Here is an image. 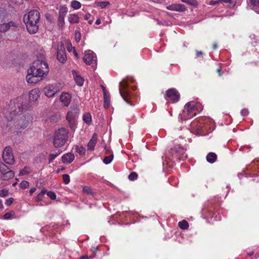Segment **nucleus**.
Listing matches in <instances>:
<instances>
[{
	"instance_id": "obj_56",
	"label": "nucleus",
	"mask_w": 259,
	"mask_h": 259,
	"mask_svg": "<svg viewBox=\"0 0 259 259\" xmlns=\"http://www.w3.org/2000/svg\"><path fill=\"white\" fill-rule=\"evenodd\" d=\"M220 2H223L226 3L232 4V1L231 0H220Z\"/></svg>"
},
{
	"instance_id": "obj_11",
	"label": "nucleus",
	"mask_w": 259,
	"mask_h": 259,
	"mask_svg": "<svg viewBox=\"0 0 259 259\" xmlns=\"http://www.w3.org/2000/svg\"><path fill=\"white\" fill-rule=\"evenodd\" d=\"M17 124L19 126L20 128H25L26 127L29 121L31 120V117L28 115L20 114L18 116Z\"/></svg>"
},
{
	"instance_id": "obj_55",
	"label": "nucleus",
	"mask_w": 259,
	"mask_h": 259,
	"mask_svg": "<svg viewBox=\"0 0 259 259\" xmlns=\"http://www.w3.org/2000/svg\"><path fill=\"white\" fill-rule=\"evenodd\" d=\"M79 259H90V257L88 255H82L80 257Z\"/></svg>"
},
{
	"instance_id": "obj_6",
	"label": "nucleus",
	"mask_w": 259,
	"mask_h": 259,
	"mask_svg": "<svg viewBox=\"0 0 259 259\" xmlns=\"http://www.w3.org/2000/svg\"><path fill=\"white\" fill-rule=\"evenodd\" d=\"M57 59L60 63L63 64L67 60L65 47L62 41L58 42L57 44Z\"/></svg>"
},
{
	"instance_id": "obj_27",
	"label": "nucleus",
	"mask_w": 259,
	"mask_h": 259,
	"mask_svg": "<svg viewBox=\"0 0 259 259\" xmlns=\"http://www.w3.org/2000/svg\"><path fill=\"white\" fill-rule=\"evenodd\" d=\"M61 151L59 150L55 151L53 153H51L49 156V163H52L56 157H57L60 153Z\"/></svg>"
},
{
	"instance_id": "obj_14",
	"label": "nucleus",
	"mask_w": 259,
	"mask_h": 259,
	"mask_svg": "<svg viewBox=\"0 0 259 259\" xmlns=\"http://www.w3.org/2000/svg\"><path fill=\"white\" fill-rule=\"evenodd\" d=\"M94 58L95 56L93 52L89 51L88 52H85L83 57V60L87 65H91L93 63Z\"/></svg>"
},
{
	"instance_id": "obj_42",
	"label": "nucleus",
	"mask_w": 259,
	"mask_h": 259,
	"mask_svg": "<svg viewBox=\"0 0 259 259\" xmlns=\"http://www.w3.org/2000/svg\"><path fill=\"white\" fill-rule=\"evenodd\" d=\"M83 192L85 193H87L88 194H92V190L91 188L88 186H85L83 188L82 190Z\"/></svg>"
},
{
	"instance_id": "obj_4",
	"label": "nucleus",
	"mask_w": 259,
	"mask_h": 259,
	"mask_svg": "<svg viewBox=\"0 0 259 259\" xmlns=\"http://www.w3.org/2000/svg\"><path fill=\"white\" fill-rule=\"evenodd\" d=\"M68 138V131L65 128H59L54 134L53 144L55 148L62 147Z\"/></svg>"
},
{
	"instance_id": "obj_64",
	"label": "nucleus",
	"mask_w": 259,
	"mask_h": 259,
	"mask_svg": "<svg viewBox=\"0 0 259 259\" xmlns=\"http://www.w3.org/2000/svg\"><path fill=\"white\" fill-rule=\"evenodd\" d=\"M108 151H109V150L106 149V154H107L108 153Z\"/></svg>"
},
{
	"instance_id": "obj_8",
	"label": "nucleus",
	"mask_w": 259,
	"mask_h": 259,
	"mask_svg": "<svg viewBox=\"0 0 259 259\" xmlns=\"http://www.w3.org/2000/svg\"><path fill=\"white\" fill-rule=\"evenodd\" d=\"M79 114V109L76 106H73L72 111L68 112L66 115V120L70 124V127L71 129L74 128L75 125V119Z\"/></svg>"
},
{
	"instance_id": "obj_21",
	"label": "nucleus",
	"mask_w": 259,
	"mask_h": 259,
	"mask_svg": "<svg viewBox=\"0 0 259 259\" xmlns=\"http://www.w3.org/2000/svg\"><path fill=\"white\" fill-rule=\"evenodd\" d=\"M249 2L251 9L259 14V0H249Z\"/></svg>"
},
{
	"instance_id": "obj_39",
	"label": "nucleus",
	"mask_w": 259,
	"mask_h": 259,
	"mask_svg": "<svg viewBox=\"0 0 259 259\" xmlns=\"http://www.w3.org/2000/svg\"><path fill=\"white\" fill-rule=\"evenodd\" d=\"M47 196L49 197L52 200H55L56 195L54 192L50 191L47 192Z\"/></svg>"
},
{
	"instance_id": "obj_51",
	"label": "nucleus",
	"mask_w": 259,
	"mask_h": 259,
	"mask_svg": "<svg viewBox=\"0 0 259 259\" xmlns=\"http://www.w3.org/2000/svg\"><path fill=\"white\" fill-rule=\"evenodd\" d=\"M75 39L77 41H79L80 39V33L79 32L75 33Z\"/></svg>"
},
{
	"instance_id": "obj_57",
	"label": "nucleus",
	"mask_w": 259,
	"mask_h": 259,
	"mask_svg": "<svg viewBox=\"0 0 259 259\" xmlns=\"http://www.w3.org/2000/svg\"><path fill=\"white\" fill-rule=\"evenodd\" d=\"M95 24H96V25H99V24H101V20H100L99 18L97 19L96 20V22H95Z\"/></svg>"
},
{
	"instance_id": "obj_43",
	"label": "nucleus",
	"mask_w": 259,
	"mask_h": 259,
	"mask_svg": "<svg viewBox=\"0 0 259 259\" xmlns=\"http://www.w3.org/2000/svg\"><path fill=\"white\" fill-rule=\"evenodd\" d=\"M29 186V183L27 181H23L21 182V183L20 184V187L22 189H26Z\"/></svg>"
},
{
	"instance_id": "obj_28",
	"label": "nucleus",
	"mask_w": 259,
	"mask_h": 259,
	"mask_svg": "<svg viewBox=\"0 0 259 259\" xmlns=\"http://www.w3.org/2000/svg\"><path fill=\"white\" fill-rule=\"evenodd\" d=\"M32 172L31 168L29 166H25L21 171L19 172V176H24L28 175Z\"/></svg>"
},
{
	"instance_id": "obj_30",
	"label": "nucleus",
	"mask_w": 259,
	"mask_h": 259,
	"mask_svg": "<svg viewBox=\"0 0 259 259\" xmlns=\"http://www.w3.org/2000/svg\"><path fill=\"white\" fill-rule=\"evenodd\" d=\"M68 12V9L66 7L62 6L60 8L59 11V16L62 17H65Z\"/></svg>"
},
{
	"instance_id": "obj_13",
	"label": "nucleus",
	"mask_w": 259,
	"mask_h": 259,
	"mask_svg": "<svg viewBox=\"0 0 259 259\" xmlns=\"http://www.w3.org/2000/svg\"><path fill=\"white\" fill-rule=\"evenodd\" d=\"M17 27V24L14 21H10L8 23L4 22L0 24V32L5 33L11 28H16Z\"/></svg>"
},
{
	"instance_id": "obj_15",
	"label": "nucleus",
	"mask_w": 259,
	"mask_h": 259,
	"mask_svg": "<svg viewBox=\"0 0 259 259\" xmlns=\"http://www.w3.org/2000/svg\"><path fill=\"white\" fill-rule=\"evenodd\" d=\"M168 10L177 12H183L185 10V6L183 4H173L166 7Z\"/></svg>"
},
{
	"instance_id": "obj_37",
	"label": "nucleus",
	"mask_w": 259,
	"mask_h": 259,
	"mask_svg": "<svg viewBox=\"0 0 259 259\" xmlns=\"http://www.w3.org/2000/svg\"><path fill=\"white\" fill-rule=\"evenodd\" d=\"M46 192V190H42L41 192L39 193H38L36 196L37 201L38 202L41 201L42 197H44V195Z\"/></svg>"
},
{
	"instance_id": "obj_10",
	"label": "nucleus",
	"mask_w": 259,
	"mask_h": 259,
	"mask_svg": "<svg viewBox=\"0 0 259 259\" xmlns=\"http://www.w3.org/2000/svg\"><path fill=\"white\" fill-rule=\"evenodd\" d=\"M3 158L4 161L7 164L12 165L15 163L14 157L12 153V150L10 147H6L3 154Z\"/></svg>"
},
{
	"instance_id": "obj_18",
	"label": "nucleus",
	"mask_w": 259,
	"mask_h": 259,
	"mask_svg": "<svg viewBox=\"0 0 259 259\" xmlns=\"http://www.w3.org/2000/svg\"><path fill=\"white\" fill-rule=\"evenodd\" d=\"M74 155L72 153H67L62 156V161L64 163H70L74 159Z\"/></svg>"
},
{
	"instance_id": "obj_50",
	"label": "nucleus",
	"mask_w": 259,
	"mask_h": 259,
	"mask_svg": "<svg viewBox=\"0 0 259 259\" xmlns=\"http://www.w3.org/2000/svg\"><path fill=\"white\" fill-rule=\"evenodd\" d=\"M109 4V3L108 2H101L100 3V6L102 8H104L105 7H106Z\"/></svg>"
},
{
	"instance_id": "obj_41",
	"label": "nucleus",
	"mask_w": 259,
	"mask_h": 259,
	"mask_svg": "<svg viewBox=\"0 0 259 259\" xmlns=\"http://www.w3.org/2000/svg\"><path fill=\"white\" fill-rule=\"evenodd\" d=\"M98 248L97 247H93L92 250V254L89 255L90 258H95L96 256V253L97 251Z\"/></svg>"
},
{
	"instance_id": "obj_63",
	"label": "nucleus",
	"mask_w": 259,
	"mask_h": 259,
	"mask_svg": "<svg viewBox=\"0 0 259 259\" xmlns=\"http://www.w3.org/2000/svg\"><path fill=\"white\" fill-rule=\"evenodd\" d=\"M248 254L249 256H251L253 254V252L252 251V252H249Z\"/></svg>"
},
{
	"instance_id": "obj_29",
	"label": "nucleus",
	"mask_w": 259,
	"mask_h": 259,
	"mask_svg": "<svg viewBox=\"0 0 259 259\" xmlns=\"http://www.w3.org/2000/svg\"><path fill=\"white\" fill-rule=\"evenodd\" d=\"M83 120L88 124H90L92 122V116L90 113L87 112L83 114Z\"/></svg>"
},
{
	"instance_id": "obj_25",
	"label": "nucleus",
	"mask_w": 259,
	"mask_h": 259,
	"mask_svg": "<svg viewBox=\"0 0 259 259\" xmlns=\"http://www.w3.org/2000/svg\"><path fill=\"white\" fill-rule=\"evenodd\" d=\"M68 21L70 23H77L79 22V18L77 14H70L68 17Z\"/></svg>"
},
{
	"instance_id": "obj_34",
	"label": "nucleus",
	"mask_w": 259,
	"mask_h": 259,
	"mask_svg": "<svg viewBox=\"0 0 259 259\" xmlns=\"http://www.w3.org/2000/svg\"><path fill=\"white\" fill-rule=\"evenodd\" d=\"M64 17L58 16V20H57V25L59 28L62 29L64 24H65V21H64Z\"/></svg>"
},
{
	"instance_id": "obj_33",
	"label": "nucleus",
	"mask_w": 259,
	"mask_h": 259,
	"mask_svg": "<svg viewBox=\"0 0 259 259\" xmlns=\"http://www.w3.org/2000/svg\"><path fill=\"white\" fill-rule=\"evenodd\" d=\"M71 6L74 10H77L80 8L81 5L78 1H72L71 3Z\"/></svg>"
},
{
	"instance_id": "obj_32",
	"label": "nucleus",
	"mask_w": 259,
	"mask_h": 259,
	"mask_svg": "<svg viewBox=\"0 0 259 259\" xmlns=\"http://www.w3.org/2000/svg\"><path fill=\"white\" fill-rule=\"evenodd\" d=\"M76 152L78 153L79 155H83L85 153V149L81 146L76 145L75 146Z\"/></svg>"
},
{
	"instance_id": "obj_58",
	"label": "nucleus",
	"mask_w": 259,
	"mask_h": 259,
	"mask_svg": "<svg viewBox=\"0 0 259 259\" xmlns=\"http://www.w3.org/2000/svg\"><path fill=\"white\" fill-rule=\"evenodd\" d=\"M218 47V45H217V43H213L212 44V49L213 50H215Z\"/></svg>"
},
{
	"instance_id": "obj_44",
	"label": "nucleus",
	"mask_w": 259,
	"mask_h": 259,
	"mask_svg": "<svg viewBox=\"0 0 259 259\" xmlns=\"http://www.w3.org/2000/svg\"><path fill=\"white\" fill-rule=\"evenodd\" d=\"M8 194V191L6 189H2L0 190V197H5Z\"/></svg>"
},
{
	"instance_id": "obj_62",
	"label": "nucleus",
	"mask_w": 259,
	"mask_h": 259,
	"mask_svg": "<svg viewBox=\"0 0 259 259\" xmlns=\"http://www.w3.org/2000/svg\"><path fill=\"white\" fill-rule=\"evenodd\" d=\"M3 207V205L2 203V201L0 200V208H2Z\"/></svg>"
},
{
	"instance_id": "obj_47",
	"label": "nucleus",
	"mask_w": 259,
	"mask_h": 259,
	"mask_svg": "<svg viewBox=\"0 0 259 259\" xmlns=\"http://www.w3.org/2000/svg\"><path fill=\"white\" fill-rule=\"evenodd\" d=\"M12 3L19 6L23 4V0H12Z\"/></svg>"
},
{
	"instance_id": "obj_17",
	"label": "nucleus",
	"mask_w": 259,
	"mask_h": 259,
	"mask_svg": "<svg viewBox=\"0 0 259 259\" xmlns=\"http://www.w3.org/2000/svg\"><path fill=\"white\" fill-rule=\"evenodd\" d=\"M104 94V107L108 108L110 106V97L109 94L106 90L104 87L102 86Z\"/></svg>"
},
{
	"instance_id": "obj_40",
	"label": "nucleus",
	"mask_w": 259,
	"mask_h": 259,
	"mask_svg": "<svg viewBox=\"0 0 259 259\" xmlns=\"http://www.w3.org/2000/svg\"><path fill=\"white\" fill-rule=\"evenodd\" d=\"M63 182L65 184H68L70 182V177L67 174H64L62 176Z\"/></svg>"
},
{
	"instance_id": "obj_20",
	"label": "nucleus",
	"mask_w": 259,
	"mask_h": 259,
	"mask_svg": "<svg viewBox=\"0 0 259 259\" xmlns=\"http://www.w3.org/2000/svg\"><path fill=\"white\" fill-rule=\"evenodd\" d=\"M72 73L76 84L79 86H82L84 82L83 78L78 75L75 70H72Z\"/></svg>"
},
{
	"instance_id": "obj_16",
	"label": "nucleus",
	"mask_w": 259,
	"mask_h": 259,
	"mask_svg": "<svg viewBox=\"0 0 259 259\" xmlns=\"http://www.w3.org/2000/svg\"><path fill=\"white\" fill-rule=\"evenodd\" d=\"M60 100L65 106H68L71 101V96L68 93H63L60 96Z\"/></svg>"
},
{
	"instance_id": "obj_61",
	"label": "nucleus",
	"mask_w": 259,
	"mask_h": 259,
	"mask_svg": "<svg viewBox=\"0 0 259 259\" xmlns=\"http://www.w3.org/2000/svg\"><path fill=\"white\" fill-rule=\"evenodd\" d=\"M181 1L184 3H190V0H181Z\"/></svg>"
},
{
	"instance_id": "obj_31",
	"label": "nucleus",
	"mask_w": 259,
	"mask_h": 259,
	"mask_svg": "<svg viewBox=\"0 0 259 259\" xmlns=\"http://www.w3.org/2000/svg\"><path fill=\"white\" fill-rule=\"evenodd\" d=\"M178 226L183 230H186L189 228V224L186 220H183L179 222Z\"/></svg>"
},
{
	"instance_id": "obj_35",
	"label": "nucleus",
	"mask_w": 259,
	"mask_h": 259,
	"mask_svg": "<svg viewBox=\"0 0 259 259\" xmlns=\"http://www.w3.org/2000/svg\"><path fill=\"white\" fill-rule=\"evenodd\" d=\"M8 170H10V169L3 163L0 164V171L1 174L6 172Z\"/></svg>"
},
{
	"instance_id": "obj_38",
	"label": "nucleus",
	"mask_w": 259,
	"mask_h": 259,
	"mask_svg": "<svg viewBox=\"0 0 259 259\" xmlns=\"http://www.w3.org/2000/svg\"><path fill=\"white\" fill-rule=\"evenodd\" d=\"M128 179L131 181H135L138 178V174L137 172L133 171L128 175Z\"/></svg>"
},
{
	"instance_id": "obj_59",
	"label": "nucleus",
	"mask_w": 259,
	"mask_h": 259,
	"mask_svg": "<svg viewBox=\"0 0 259 259\" xmlns=\"http://www.w3.org/2000/svg\"><path fill=\"white\" fill-rule=\"evenodd\" d=\"M73 54H74V55L76 57H77V56H78V54H77V53L76 51L75 50V48H73Z\"/></svg>"
},
{
	"instance_id": "obj_24",
	"label": "nucleus",
	"mask_w": 259,
	"mask_h": 259,
	"mask_svg": "<svg viewBox=\"0 0 259 259\" xmlns=\"http://www.w3.org/2000/svg\"><path fill=\"white\" fill-rule=\"evenodd\" d=\"M217 159V155L215 153L209 152L206 156L207 161L210 163L214 162Z\"/></svg>"
},
{
	"instance_id": "obj_46",
	"label": "nucleus",
	"mask_w": 259,
	"mask_h": 259,
	"mask_svg": "<svg viewBox=\"0 0 259 259\" xmlns=\"http://www.w3.org/2000/svg\"><path fill=\"white\" fill-rule=\"evenodd\" d=\"M13 198H10L8 199H7V200L5 202V204L7 206H10L13 202Z\"/></svg>"
},
{
	"instance_id": "obj_60",
	"label": "nucleus",
	"mask_w": 259,
	"mask_h": 259,
	"mask_svg": "<svg viewBox=\"0 0 259 259\" xmlns=\"http://www.w3.org/2000/svg\"><path fill=\"white\" fill-rule=\"evenodd\" d=\"M220 1H210V5H214L215 4L218 3Z\"/></svg>"
},
{
	"instance_id": "obj_52",
	"label": "nucleus",
	"mask_w": 259,
	"mask_h": 259,
	"mask_svg": "<svg viewBox=\"0 0 259 259\" xmlns=\"http://www.w3.org/2000/svg\"><path fill=\"white\" fill-rule=\"evenodd\" d=\"M203 53L202 51H197L196 54V57H202Z\"/></svg>"
},
{
	"instance_id": "obj_26",
	"label": "nucleus",
	"mask_w": 259,
	"mask_h": 259,
	"mask_svg": "<svg viewBox=\"0 0 259 259\" xmlns=\"http://www.w3.org/2000/svg\"><path fill=\"white\" fill-rule=\"evenodd\" d=\"M191 127L196 130L197 134L201 135L202 134L203 127L201 123L196 124L195 122L192 123Z\"/></svg>"
},
{
	"instance_id": "obj_22",
	"label": "nucleus",
	"mask_w": 259,
	"mask_h": 259,
	"mask_svg": "<svg viewBox=\"0 0 259 259\" xmlns=\"http://www.w3.org/2000/svg\"><path fill=\"white\" fill-rule=\"evenodd\" d=\"M39 97V92L36 89L32 90L29 92V97L30 100L31 101H36Z\"/></svg>"
},
{
	"instance_id": "obj_1",
	"label": "nucleus",
	"mask_w": 259,
	"mask_h": 259,
	"mask_svg": "<svg viewBox=\"0 0 259 259\" xmlns=\"http://www.w3.org/2000/svg\"><path fill=\"white\" fill-rule=\"evenodd\" d=\"M49 71V65L46 62L36 60L28 70L26 80L29 83H36L46 77Z\"/></svg>"
},
{
	"instance_id": "obj_9",
	"label": "nucleus",
	"mask_w": 259,
	"mask_h": 259,
	"mask_svg": "<svg viewBox=\"0 0 259 259\" xmlns=\"http://www.w3.org/2000/svg\"><path fill=\"white\" fill-rule=\"evenodd\" d=\"M185 152L186 150L179 145H176L170 151L174 157L182 160L187 158V155H185Z\"/></svg>"
},
{
	"instance_id": "obj_48",
	"label": "nucleus",
	"mask_w": 259,
	"mask_h": 259,
	"mask_svg": "<svg viewBox=\"0 0 259 259\" xmlns=\"http://www.w3.org/2000/svg\"><path fill=\"white\" fill-rule=\"evenodd\" d=\"M249 112L248 109H243L241 111V114L243 116H245L248 115Z\"/></svg>"
},
{
	"instance_id": "obj_49",
	"label": "nucleus",
	"mask_w": 259,
	"mask_h": 259,
	"mask_svg": "<svg viewBox=\"0 0 259 259\" xmlns=\"http://www.w3.org/2000/svg\"><path fill=\"white\" fill-rule=\"evenodd\" d=\"M12 214L10 212H7L4 215L3 218L4 219L8 220L11 218Z\"/></svg>"
},
{
	"instance_id": "obj_45",
	"label": "nucleus",
	"mask_w": 259,
	"mask_h": 259,
	"mask_svg": "<svg viewBox=\"0 0 259 259\" xmlns=\"http://www.w3.org/2000/svg\"><path fill=\"white\" fill-rule=\"evenodd\" d=\"M66 48L67 49V51L69 52H71L72 50H73V48L74 47H72V44L70 42H68L66 44Z\"/></svg>"
},
{
	"instance_id": "obj_5",
	"label": "nucleus",
	"mask_w": 259,
	"mask_h": 259,
	"mask_svg": "<svg viewBox=\"0 0 259 259\" xmlns=\"http://www.w3.org/2000/svg\"><path fill=\"white\" fill-rule=\"evenodd\" d=\"M200 105L195 102L188 103L185 107V110L182 115V119L186 120L196 116L198 111V106Z\"/></svg>"
},
{
	"instance_id": "obj_23",
	"label": "nucleus",
	"mask_w": 259,
	"mask_h": 259,
	"mask_svg": "<svg viewBox=\"0 0 259 259\" xmlns=\"http://www.w3.org/2000/svg\"><path fill=\"white\" fill-rule=\"evenodd\" d=\"M1 175L2 179L3 180L7 181L14 177L15 172L13 171L10 170L1 174Z\"/></svg>"
},
{
	"instance_id": "obj_36",
	"label": "nucleus",
	"mask_w": 259,
	"mask_h": 259,
	"mask_svg": "<svg viewBox=\"0 0 259 259\" xmlns=\"http://www.w3.org/2000/svg\"><path fill=\"white\" fill-rule=\"evenodd\" d=\"M113 154L112 153L109 156H106L103 159V162L104 163H105L106 164H109L113 160Z\"/></svg>"
},
{
	"instance_id": "obj_7",
	"label": "nucleus",
	"mask_w": 259,
	"mask_h": 259,
	"mask_svg": "<svg viewBox=\"0 0 259 259\" xmlns=\"http://www.w3.org/2000/svg\"><path fill=\"white\" fill-rule=\"evenodd\" d=\"M180 95L178 91L174 88L168 89L166 92L165 98L166 100L171 103L177 102L180 99Z\"/></svg>"
},
{
	"instance_id": "obj_54",
	"label": "nucleus",
	"mask_w": 259,
	"mask_h": 259,
	"mask_svg": "<svg viewBox=\"0 0 259 259\" xmlns=\"http://www.w3.org/2000/svg\"><path fill=\"white\" fill-rule=\"evenodd\" d=\"M36 191L35 188H32L29 191V194L30 195H32V194Z\"/></svg>"
},
{
	"instance_id": "obj_2",
	"label": "nucleus",
	"mask_w": 259,
	"mask_h": 259,
	"mask_svg": "<svg viewBox=\"0 0 259 259\" xmlns=\"http://www.w3.org/2000/svg\"><path fill=\"white\" fill-rule=\"evenodd\" d=\"M40 19V13L36 10H31L24 15L23 21L29 33L35 34L38 32Z\"/></svg>"
},
{
	"instance_id": "obj_19",
	"label": "nucleus",
	"mask_w": 259,
	"mask_h": 259,
	"mask_svg": "<svg viewBox=\"0 0 259 259\" xmlns=\"http://www.w3.org/2000/svg\"><path fill=\"white\" fill-rule=\"evenodd\" d=\"M98 136L96 134H94L92 139L88 144V148L90 150H94L95 146L97 142Z\"/></svg>"
},
{
	"instance_id": "obj_3",
	"label": "nucleus",
	"mask_w": 259,
	"mask_h": 259,
	"mask_svg": "<svg viewBox=\"0 0 259 259\" xmlns=\"http://www.w3.org/2000/svg\"><path fill=\"white\" fill-rule=\"evenodd\" d=\"M119 92L124 101L127 104L133 105L132 93L128 83V81L123 79L119 83Z\"/></svg>"
},
{
	"instance_id": "obj_12",
	"label": "nucleus",
	"mask_w": 259,
	"mask_h": 259,
	"mask_svg": "<svg viewBox=\"0 0 259 259\" xmlns=\"http://www.w3.org/2000/svg\"><path fill=\"white\" fill-rule=\"evenodd\" d=\"M58 91L57 86L54 84L49 85L44 89L45 94L48 97H54Z\"/></svg>"
},
{
	"instance_id": "obj_53",
	"label": "nucleus",
	"mask_w": 259,
	"mask_h": 259,
	"mask_svg": "<svg viewBox=\"0 0 259 259\" xmlns=\"http://www.w3.org/2000/svg\"><path fill=\"white\" fill-rule=\"evenodd\" d=\"M217 72L218 73L219 75L220 76H222V75H223V73H222V68H221V67H219V68H218L217 69Z\"/></svg>"
}]
</instances>
